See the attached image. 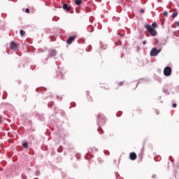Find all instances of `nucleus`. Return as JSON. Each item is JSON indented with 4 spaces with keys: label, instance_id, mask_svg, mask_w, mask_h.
<instances>
[{
    "label": "nucleus",
    "instance_id": "obj_7",
    "mask_svg": "<svg viewBox=\"0 0 179 179\" xmlns=\"http://www.w3.org/2000/svg\"><path fill=\"white\" fill-rule=\"evenodd\" d=\"M129 157H130V159H131V160H136V157H137V155H136V153H135V152H131V153L129 154Z\"/></svg>",
    "mask_w": 179,
    "mask_h": 179
},
{
    "label": "nucleus",
    "instance_id": "obj_5",
    "mask_svg": "<svg viewBox=\"0 0 179 179\" xmlns=\"http://www.w3.org/2000/svg\"><path fill=\"white\" fill-rule=\"evenodd\" d=\"M17 47H19V45L16 43H15V41H11L10 43V50H14L15 51H16V50H17Z\"/></svg>",
    "mask_w": 179,
    "mask_h": 179
},
{
    "label": "nucleus",
    "instance_id": "obj_12",
    "mask_svg": "<svg viewBox=\"0 0 179 179\" xmlns=\"http://www.w3.org/2000/svg\"><path fill=\"white\" fill-rule=\"evenodd\" d=\"M22 146H23V148H24L25 149H27V148H29V143H24L23 144H22Z\"/></svg>",
    "mask_w": 179,
    "mask_h": 179
},
{
    "label": "nucleus",
    "instance_id": "obj_20",
    "mask_svg": "<svg viewBox=\"0 0 179 179\" xmlns=\"http://www.w3.org/2000/svg\"><path fill=\"white\" fill-rule=\"evenodd\" d=\"M173 108L177 107V104H176V103H173Z\"/></svg>",
    "mask_w": 179,
    "mask_h": 179
},
{
    "label": "nucleus",
    "instance_id": "obj_6",
    "mask_svg": "<svg viewBox=\"0 0 179 179\" xmlns=\"http://www.w3.org/2000/svg\"><path fill=\"white\" fill-rule=\"evenodd\" d=\"M75 38H76V36H73L69 37L66 40L67 44H71V43H73V41H75Z\"/></svg>",
    "mask_w": 179,
    "mask_h": 179
},
{
    "label": "nucleus",
    "instance_id": "obj_4",
    "mask_svg": "<svg viewBox=\"0 0 179 179\" xmlns=\"http://www.w3.org/2000/svg\"><path fill=\"white\" fill-rule=\"evenodd\" d=\"M164 75L165 76H170L171 75V67L166 66L164 69Z\"/></svg>",
    "mask_w": 179,
    "mask_h": 179
},
{
    "label": "nucleus",
    "instance_id": "obj_17",
    "mask_svg": "<svg viewBox=\"0 0 179 179\" xmlns=\"http://www.w3.org/2000/svg\"><path fill=\"white\" fill-rule=\"evenodd\" d=\"M26 13H30V10L29 8L25 9Z\"/></svg>",
    "mask_w": 179,
    "mask_h": 179
},
{
    "label": "nucleus",
    "instance_id": "obj_16",
    "mask_svg": "<svg viewBox=\"0 0 179 179\" xmlns=\"http://www.w3.org/2000/svg\"><path fill=\"white\" fill-rule=\"evenodd\" d=\"M164 16H169V13L167 11L164 12Z\"/></svg>",
    "mask_w": 179,
    "mask_h": 179
},
{
    "label": "nucleus",
    "instance_id": "obj_21",
    "mask_svg": "<svg viewBox=\"0 0 179 179\" xmlns=\"http://www.w3.org/2000/svg\"><path fill=\"white\" fill-rule=\"evenodd\" d=\"M143 44H146V41H144L143 42Z\"/></svg>",
    "mask_w": 179,
    "mask_h": 179
},
{
    "label": "nucleus",
    "instance_id": "obj_3",
    "mask_svg": "<svg viewBox=\"0 0 179 179\" xmlns=\"http://www.w3.org/2000/svg\"><path fill=\"white\" fill-rule=\"evenodd\" d=\"M162 52V49L157 50V48H154L150 51V55L151 57H156L159 53Z\"/></svg>",
    "mask_w": 179,
    "mask_h": 179
},
{
    "label": "nucleus",
    "instance_id": "obj_9",
    "mask_svg": "<svg viewBox=\"0 0 179 179\" xmlns=\"http://www.w3.org/2000/svg\"><path fill=\"white\" fill-rule=\"evenodd\" d=\"M97 118H98L99 121H101L102 120H104V116H103L101 114H98Z\"/></svg>",
    "mask_w": 179,
    "mask_h": 179
},
{
    "label": "nucleus",
    "instance_id": "obj_23",
    "mask_svg": "<svg viewBox=\"0 0 179 179\" xmlns=\"http://www.w3.org/2000/svg\"><path fill=\"white\" fill-rule=\"evenodd\" d=\"M0 124H1V116H0Z\"/></svg>",
    "mask_w": 179,
    "mask_h": 179
},
{
    "label": "nucleus",
    "instance_id": "obj_2",
    "mask_svg": "<svg viewBox=\"0 0 179 179\" xmlns=\"http://www.w3.org/2000/svg\"><path fill=\"white\" fill-rule=\"evenodd\" d=\"M145 29L148 30V31L151 34V36H156L157 34V32L153 29V27L149 24L145 25Z\"/></svg>",
    "mask_w": 179,
    "mask_h": 179
},
{
    "label": "nucleus",
    "instance_id": "obj_22",
    "mask_svg": "<svg viewBox=\"0 0 179 179\" xmlns=\"http://www.w3.org/2000/svg\"><path fill=\"white\" fill-rule=\"evenodd\" d=\"M76 13H79V11H78V10H76Z\"/></svg>",
    "mask_w": 179,
    "mask_h": 179
},
{
    "label": "nucleus",
    "instance_id": "obj_1",
    "mask_svg": "<svg viewBox=\"0 0 179 179\" xmlns=\"http://www.w3.org/2000/svg\"><path fill=\"white\" fill-rule=\"evenodd\" d=\"M145 29L148 30V31L151 34V36H156L157 34V32L153 29V27L149 24L145 25Z\"/></svg>",
    "mask_w": 179,
    "mask_h": 179
},
{
    "label": "nucleus",
    "instance_id": "obj_13",
    "mask_svg": "<svg viewBox=\"0 0 179 179\" xmlns=\"http://www.w3.org/2000/svg\"><path fill=\"white\" fill-rule=\"evenodd\" d=\"M178 15V13H173V14H172V17H177V16Z\"/></svg>",
    "mask_w": 179,
    "mask_h": 179
},
{
    "label": "nucleus",
    "instance_id": "obj_10",
    "mask_svg": "<svg viewBox=\"0 0 179 179\" xmlns=\"http://www.w3.org/2000/svg\"><path fill=\"white\" fill-rule=\"evenodd\" d=\"M82 0H75L76 5H80L82 4Z\"/></svg>",
    "mask_w": 179,
    "mask_h": 179
},
{
    "label": "nucleus",
    "instance_id": "obj_14",
    "mask_svg": "<svg viewBox=\"0 0 179 179\" xmlns=\"http://www.w3.org/2000/svg\"><path fill=\"white\" fill-rule=\"evenodd\" d=\"M153 27V29H155V27H157V24H156V22L152 23V26Z\"/></svg>",
    "mask_w": 179,
    "mask_h": 179
},
{
    "label": "nucleus",
    "instance_id": "obj_15",
    "mask_svg": "<svg viewBox=\"0 0 179 179\" xmlns=\"http://www.w3.org/2000/svg\"><path fill=\"white\" fill-rule=\"evenodd\" d=\"M118 86H123L124 85V82H120L118 84H117Z\"/></svg>",
    "mask_w": 179,
    "mask_h": 179
},
{
    "label": "nucleus",
    "instance_id": "obj_18",
    "mask_svg": "<svg viewBox=\"0 0 179 179\" xmlns=\"http://www.w3.org/2000/svg\"><path fill=\"white\" fill-rule=\"evenodd\" d=\"M140 13H145V10H143V8H141L140 10Z\"/></svg>",
    "mask_w": 179,
    "mask_h": 179
},
{
    "label": "nucleus",
    "instance_id": "obj_11",
    "mask_svg": "<svg viewBox=\"0 0 179 179\" xmlns=\"http://www.w3.org/2000/svg\"><path fill=\"white\" fill-rule=\"evenodd\" d=\"M20 36L22 37H23V36H24L26 35V32L24 30H20Z\"/></svg>",
    "mask_w": 179,
    "mask_h": 179
},
{
    "label": "nucleus",
    "instance_id": "obj_19",
    "mask_svg": "<svg viewBox=\"0 0 179 179\" xmlns=\"http://www.w3.org/2000/svg\"><path fill=\"white\" fill-rule=\"evenodd\" d=\"M52 54L53 55H55L56 52L53 50V51H52Z\"/></svg>",
    "mask_w": 179,
    "mask_h": 179
},
{
    "label": "nucleus",
    "instance_id": "obj_8",
    "mask_svg": "<svg viewBox=\"0 0 179 179\" xmlns=\"http://www.w3.org/2000/svg\"><path fill=\"white\" fill-rule=\"evenodd\" d=\"M63 9L64 10H67V11H69V10H71V6H69L68 4H66V3H64L63 4Z\"/></svg>",
    "mask_w": 179,
    "mask_h": 179
}]
</instances>
